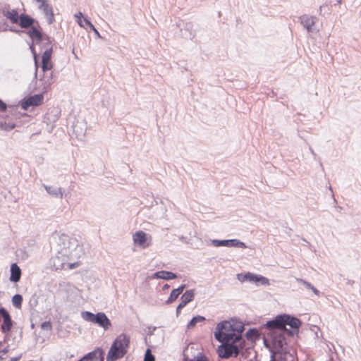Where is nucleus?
I'll use <instances>...</instances> for the list:
<instances>
[{"label":"nucleus","mask_w":361,"mask_h":361,"mask_svg":"<svg viewBox=\"0 0 361 361\" xmlns=\"http://www.w3.org/2000/svg\"><path fill=\"white\" fill-rule=\"evenodd\" d=\"M235 345L238 347L239 350L238 355H240L242 357L246 358L250 353V348H245L244 345L241 343H235Z\"/></svg>","instance_id":"35"},{"label":"nucleus","mask_w":361,"mask_h":361,"mask_svg":"<svg viewBox=\"0 0 361 361\" xmlns=\"http://www.w3.org/2000/svg\"><path fill=\"white\" fill-rule=\"evenodd\" d=\"M46 73H44L42 78H40V80H44V85L47 87H49L53 82V73H49V75H45Z\"/></svg>","instance_id":"39"},{"label":"nucleus","mask_w":361,"mask_h":361,"mask_svg":"<svg viewBox=\"0 0 361 361\" xmlns=\"http://www.w3.org/2000/svg\"><path fill=\"white\" fill-rule=\"evenodd\" d=\"M252 283L256 286H267L269 285V280L268 278L257 274L253 275V279Z\"/></svg>","instance_id":"28"},{"label":"nucleus","mask_w":361,"mask_h":361,"mask_svg":"<svg viewBox=\"0 0 361 361\" xmlns=\"http://www.w3.org/2000/svg\"><path fill=\"white\" fill-rule=\"evenodd\" d=\"M78 243L76 239L71 238L68 235L62 234L59 236L58 242V245L60 247L59 254L63 257H67L72 247H76L78 246Z\"/></svg>","instance_id":"6"},{"label":"nucleus","mask_w":361,"mask_h":361,"mask_svg":"<svg viewBox=\"0 0 361 361\" xmlns=\"http://www.w3.org/2000/svg\"><path fill=\"white\" fill-rule=\"evenodd\" d=\"M211 244L214 247H238L245 249L247 247L246 244L238 239H213L211 240Z\"/></svg>","instance_id":"10"},{"label":"nucleus","mask_w":361,"mask_h":361,"mask_svg":"<svg viewBox=\"0 0 361 361\" xmlns=\"http://www.w3.org/2000/svg\"><path fill=\"white\" fill-rule=\"evenodd\" d=\"M81 317L84 320L97 324L102 327L104 330L109 329L111 326L110 319L103 312L94 314L90 311H82L81 312Z\"/></svg>","instance_id":"5"},{"label":"nucleus","mask_w":361,"mask_h":361,"mask_svg":"<svg viewBox=\"0 0 361 361\" xmlns=\"http://www.w3.org/2000/svg\"><path fill=\"white\" fill-rule=\"evenodd\" d=\"M8 339V336L5 335L4 340L3 341H0V346L3 345L4 343H6Z\"/></svg>","instance_id":"54"},{"label":"nucleus","mask_w":361,"mask_h":361,"mask_svg":"<svg viewBox=\"0 0 361 361\" xmlns=\"http://www.w3.org/2000/svg\"><path fill=\"white\" fill-rule=\"evenodd\" d=\"M130 346V337L122 333L113 341L106 355V361H116L123 357Z\"/></svg>","instance_id":"3"},{"label":"nucleus","mask_w":361,"mask_h":361,"mask_svg":"<svg viewBox=\"0 0 361 361\" xmlns=\"http://www.w3.org/2000/svg\"><path fill=\"white\" fill-rule=\"evenodd\" d=\"M23 301V298L22 295L16 293L15 294L11 299V302L13 305L18 309L21 308L22 303Z\"/></svg>","instance_id":"34"},{"label":"nucleus","mask_w":361,"mask_h":361,"mask_svg":"<svg viewBox=\"0 0 361 361\" xmlns=\"http://www.w3.org/2000/svg\"><path fill=\"white\" fill-rule=\"evenodd\" d=\"M20 357H21V355L16 356V357H11L9 361H18L20 359Z\"/></svg>","instance_id":"53"},{"label":"nucleus","mask_w":361,"mask_h":361,"mask_svg":"<svg viewBox=\"0 0 361 361\" xmlns=\"http://www.w3.org/2000/svg\"><path fill=\"white\" fill-rule=\"evenodd\" d=\"M8 348H9V346L7 345L6 348L0 350V355L3 356V355L7 354L9 352Z\"/></svg>","instance_id":"47"},{"label":"nucleus","mask_w":361,"mask_h":361,"mask_svg":"<svg viewBox=\"0 0 361 361\" xmlns=\"http://www.w3.org/2000/svg\"><path fill=\"white\" fill-rule=\"evenodd\" d=\"M82 264V262L80 260H68L66 262L65 267L63 270H71L74 269Z\"/></svg>","instance_id":"36"},{"label":"nucleus","mask_w":361,"mask_h":361,"mask_svg":"<svg viewBox=\"0 0 361 361\" xmlns=\"http://www.w3.org/2000/svg\"><path fill=\"white\" fill-rule=\"evenodd\" d=\"M30 327L32 329H34L35 328V324L34 323H31Z\"/></svg>","instance_id":"58"},{"label":"nucleus","mask_w":361,"mask_h":361,"mask_svg":"<svg viewBox=\"0 0 361 361\" xmlns=\"http://www.w3.org/2000/svg\"><path fill=\"white\" fill-rule=\"evenodd\" d=\"M178 26L183 38L192 39L195 37L196 32L193 29V24L191 22H183V27L180 25Z\"/></svg>","instance_id":"15"},{"label":"nucleus","mask_w":361,"mask_h":361,"mask_svg":"<svg viewBox=\"0 0 361 361\" xmlns=\"http://www.w3.org/2000/svg\"><path fill=\"white\" fill-rule=\"evenodd\" d=\"M239 350L235 343L224 342L218 347V355L221 359H228L231 357H238Z\"/></svg>","instance_id":"8"},{"label":"nucleus","mask_w":361,"mask_h":361,"mask_svg":"<svg viewBox=\"0 0 361 361\" xmlns=\"http://www.w3.org/2000/svg\"><path fill=\"white\" fill-rule=\"evenodd\" d=\"M29 303H30V306L35 307L37 305V300L35 299H35H31L30 300Z\"/></svg>","instance_id":"50"},{"label":"nucleus","mask_w":361,"mask_h":361,"mask_svg":"<svg viewBox=\"0 0 361 361\" xmlns=\"http://www.w3.org/2000/svg\"><path fill=\"white\" fill-rule=\"evenodd\" d=\"M29 98V102H31L32 106H37L43 103L44 96L43 94H35L31 95Z\"/></svg>","instance_id":"30"},{"label":"nucleus","mask_w":361,"mask_h":361,"mask_svg":"<svg viewBox=\"0 0 361 361\" xmlns=\"http://www.w3.org/2000/svg\"><path fill=\"white\" fill-rule=\"evenodd\" d=\"M178 274L170 271L161 270L154 272L152 278L157 279H164L166 281H171L178 278Z\"/></svg>","instance_id":"19"},{"label":"nucleus","mask_w":361,"mask_h":361,"mask_svg":"<svg viewBox=\"0 0 361 361\" xmlns=\"http://www.w3.org/2000/svg\"><path fill=\"white\" fill-rule=\"evenodd\" d=\"M18 106H20L22 109L26 111L30 106H32V104H31V102H29L28 97H25L19 102Z\"/></svg>","instance_id":"40"},{"label":"nucleus","mask_w":361,"mask_h":361,"mask_svg":"<svg viewBox=\"0 0 361 361\" xmlns=\"http://www.w3.org/2000/svg\"><path fill=\"white\" fill-rule=\"evenodd\" d=\"M311 152H312V154L316 155L312 149H311Z\"/></svg>","instance_id":"61"},{"label":"nucleus","mask_w":361,"mask_h":361,"mask_svg":"<svg viewBox=\"0 0 361 361\" xmlns=\"http://www.w3.org/2000/svg\"><path fill=\"white\" fill-rule=\"evenodd\" d=\"M253 275L254 273L252 272H242L237 274V279L242 283L245 281L252 283L253 279Z\"/></svg>","instance_id":"32"},{"label":"nucleus","mask_w":361,"mask_h":361,"mask_svg":"<svg viewBox=\"0 0 361 361\" xmlns=\"http://www.w3.org/2000/svg\"><path fill=\"white\" fill-rule=\"evenodd\" d=\"M156 327L155 326H149L148 327V331H147V335L148 336H152L154 334V331L156 330Z\"/></svg>","instance_id":"49"},{"label":"nucleus","mask_w":361,"mask_h":361,"mask_svg":"<svg viewBox=\"0 0 361 361\" xmlns=\"http://www.w3.org/2000/svg\"><path fill=\"white\" fill-rule=\"evenodd\" d=\"M245 327L241 322H230L223 320L219 322L214 331V338L219 343H235L242 338Z\"/></svg>","instance_id":"2"},{"label":"nucleus","mask_w":361,"mask_h":361,"mask_svg":"<svg viewBox=\"0 0 361 361\" xmlns=\"http://www.w3.org/2000/svg\"><path fill=\"white\" fill-rule=\"evenodd\" d=\"M169 288H170V285H169V284H168V283H165V284H164V286H162L161 289H162V290H163V291H166V290H169Z\"/></svg>","instance_id":"52"},{"label":"nucleus","mask_w":361,"mask_h":361,"mask_svg":"<svg viewBox=\"0 0 361 361\" xmlns=\"http://www.w3.org/2000/svg\"><path fill=\"white\" fill-rule=\"evenodd\" d=\"M274 355L271 353V359H270V361H274Z\"/></svg>","instance_id":"57"},{"label":"nucleus","mask_w":361,"mask_h":361,"mask_svg":"<svg viewBox=\"0 0 361 361\" xmlns=\"http://www.w3.org/2000/svg\"><path fill=\"white\" fill-rule=\"evenodd\" d=\"M38 8L42 11L49 25H51L55 21L54 10L48 0L39 4Z\"/></svg>","instance_id":"13"},{"label":"nucleus","mask_w":361,"mask_h":361,"mask_svg":"<svg viewBox=\"0 0 361 361\" xmlns=\"http://www.w3.org/2000/svg\"><path fill=\"white\" fill-rule=\"evenodd\" d=\"M0 320L2 321L0 331L2 334L9 336V333L13 328L16 322L12 319L9 312L4 307H0Z\"/></svg>","instance_id":"7"},{"label":"nucleus","mask_w":361,"mask_h":361,"mask_svg":"<svg viewBox=\"0 0 361 361\" xmlns=\"http://www.w3.org/2000/svg\"><path fill=\"white\" fill-rule=\"evenodd\" d=\"M282 331L290 337H294L299 333V329L302 324L300 319L295 315L286 313L281 314Z\"/></svg>","instance_id":"4"},{"label":"nucleus","mask_w":361,"mask_h":361,"mask_svg":"<svg viewBox=\"0 0 361 361\" xmlns=\"http://www.w3.org/2000/svg\"><path fill=\"white\" fill-rule=\"evenodd\" d=\"M74 56H75V58H78V56H76V54L74 53Z\"/></svg>","instance_id":"64"},{"label":"nucleus","mask_w":361,"mask_h":361,"mask_svg":"<svg viewBox=\"0 0 361 361\" xmlns=\"http://www.w3.org/2000/svg\"><path fill=\"white\" fill-rule=\"evenodd\" d=\"M22 335H23V332L21 331V332L19 334V336H20V338H22Z\"/></svg>","instance_id":"60"},{"label":"nucleus","mask_w":361,"mask_h":361,"mask_svg":"<svg viewBox=\"0 0 361 361\" xmlns=\"http://www.w3.org/2000/svg\"><path fill=\"white\" fill-rule=\"evenodd\" d=\"M29 38L39 46L42 52L40 67L43 73H47L54 68V64L51 61L54 50L57 49L56 42L54 37L44 32L40 25L32 26L26 32Z\"/></svg>","instance_id":"1"},{"label":"nucleus","mask_w":361,"mask_h":361,"mask_svg":"<svg viewBox=\"0 0 361 361\" xmlns=\"http://www.w3.org/2000/svg\"><path fill=\"white\" fill-rule=\"evenodd\" d=\"M355 283L353 280H348L347 284L353 285Z\"/></svg>","instance_id":"56"},{"label":"nucleus","mask_w":361,"mask_h":361,"mask_svg":"<svg viewBox=\"0 0 361 361\" xmlns=\"http://www.w3.org/2000/svg\"><path fill=\"white\" fill-rule=\"evenodd\" d=\"M190 361H209V359L204 353L199 352Z\"/></svg>","instance_id":"42"},{"label":"nucleus","mask_w":361,"mask_h":361,"mask_svg":"<svg viewBox=\"0 0 361 361\" xmlns=\"http://www.w3.org/2000/svg\"><path fill=\"white\" fill-rule=\"evenodd\" d=\"M77 128V126H73V131L77 133V130L75 129ZM80 135H84V133L81 131L80 134L76 133V137H78Z\"/></svg>","instance_id":"55"},{"label":"nucleus","mask_w":361,"mask_h":361,"mask_svg":"<svg viewBox=\"0 0 361 361\" xmlns=\"http://www.w3.org/2000/svg\"><path fill=\"white\" fill-rule=\"evenodd\" d=\"M258 330L256 328H250L245 333V336L249 339H253L258 336Z\"/></svg>","instance_id":"41"},{"label":"nucleus","mask_w":361,"mask_h":361,"mask_svg":"<svg viewBox=\"0 0 361 361\" xmlns=\"http://www.w3.org/2000/svg\"><path fill=\"white\" fill-rule=\"evenodd\" d=\"M77 23L80 27L85 28L88 30L89 27H94L90 19L87 16H84L82 20H77Z\"/></svg>","instance_id":"33"},{"label":"nucleus","mask_w":361,"mask_h":361,"mask_svg":"<svg viewBox=\"0 0 361 361\" xmlns=\"http://www.w3.org/2000/svg\"><path fill=\"white\" fill-rule=\"evenodd\" d=\"M274 361H293V358L286 350L281 349L274 355Z\"/></svg>","instance_id":"26"},{"label":"nucleus","mask_w":361,"mask_h":361,"mask_svg":"<svg viewBox=\"0 0 361 361\" xmlns=\"http://www.w3.org/2000/svg\"><path fill=\"white\" fill-rule=\"evenodd\" d=\"M206 321V318L202 315L194 316L188 323L187 328L188 329H193L199 323H202Z\"/></svg>","instance_id":"29"},{"label":"nucleus","mask_w":361,"mask_h":361,"mask_svg":"<svg viewBox=\"0 0 361 361\" xmlns=\"http://www.w3.org/2000/svg\"><path fill=\"white\" fill-rule=\"evenodd\" d=\"M74 16H75V20H82V18H83L85 16H84V14H83L82 12L79 11L78 13H75V14L74 15Z\"/></svg>","instance_id":"48"},{"label":"nucleus","mask_w":361,"mask_h":361,"mask_svg":"<svg viewBox=\"0 0 361 361\" xmlns=\"http://www.w3.org/2000/svg\"><path fill=\"white\" fill-rule=\"evenodd\" d=\"M195 298V290L189 289L186 290L184 293L180 297V302L176 307V316L180 314L181 310L191 301L194 300Z\"/></svg>","instance_id":"12"},{"label":"nucleus","mask_w":361,"mask_h":361,"mask_svg":"<svg viewBox=\"0 0 361 361\" xmlns=\"http://www.w3.org/2000/svg\"><path fill=\"white\" fill-rule=\"evenodd\" d=\"M4 358L2 357V355H0V361L3 360Z\"/></svg>","instance_id":"59"},{"label":"nucleus","mask_w":361,"mask_h":361,"mask_svg":"<svg viewBox=\"0 0 361 361\" xmlns=\"http://www.w3.org/2000/svg\"><path fill=\"white\" fill-rule=\"evenodd\" d=\"M61 116V109L58 107L51 108L48 110L44 117V122L47 124L54 123Z\"/></svg>","instance_id":"17"},{"label":"nucleus","mask_w":361,"mask_h":361,"mask_svg":"<svg viewBox=\"0 0 361 361\" xmlns=\"http://www.w3.org/2000/svg\"><path fill=\"white\" fill-rule=\"evenodd\" d=\"M90 31H93V32L94 33V35H96V37L97 38H102L101 35H100V33L97 30V29L95 27V26L94 25V27H89V29Z\"/></svg>","instance_id":"46"},{"label":"nucleus","mask_w":361,"mask_h":361,"mask_svg":"<svg viewBox=\"0 0 361 361\" xmlns=\"http://www.w3.org/2000/svg\"><path fill=\"white\" fill-rule=\"evenodd\" d=\"M13 110L16 111V110H17V106H16L15 108H13Z\"/></svg>","instance_id":"62"},{"label":"nucleus","mask_w":361,"mask_h":361,"mask_svg":"<svg viewBox=\"0 0 361 361\" xmlns=\"http://www.w3.org/2000/svg\"><path fill=\"white\" fill-rule=\"evenodd\" d=\"M191 360L192 358H190L189 356L183 352V361H190Z\"/></svg>","instance_id":"51"},{"label":"nucleus","mask_w":361,"mask_h":361,"mask_svg":"<svg viewBox=\"0 0 361 361\" xmlns=\"http://www.w3.org/2000/svg\"><path fill=\"white\" fill-rule=\"evenodd\" d=\"M85 255V252L83 250L82 246L80 245L78 243V246L76 247H72L70 250V253L68 254L67 257L69 260H75L79 259L81 257Z\"/></svg>","instance_id":"22"},{"label":"nucleus","mask_w":361,"mask_h":361,"mask_svg":"<svg viewBox=\"0 0 361 361\" xmlns=\"http://www.w3.org/2000/svg\"><path fill=\"white\" fill-rule=\"evenodd\" d=\"M74 56H75V58H78V56H76V54L74 53Z\"/></svg>","instance_id":"63"},{"label":"nucleus","mask_w":361,"mask_h":361,"mask_svg":"<svg viewBox=\"0 0 361 361\" xmlns=\"http://www.w3.org/2000/svg\"><path fill=\"white\" fill-rule=\"evenodd\" d=\"M297 280L300 283L303 285V286L306 289L312 290L316 295H319L320 291L317 288H315L310 282L305 281L302 279H299Z\"/></svg>","instance_id":"31"},{"label":"nucleus","mask_w":361,"mask_h":361,"mask_svg":"<svg viewBox=\"0 0 361 361\" xmlns=\"http://www.w3.org/2000/svg\"><path fill=\"white\" fill-rule=\"evenodd\" d=\"M44 189L47 192L48 194L51 195L52 197H56V198H62L63 197V193L61 192V188H58L56 186H52V185H43Z\"/></svg>","instance_id":"27"},{"label":"nucleus","mask_w":361,"mask_h":361,"mask_svg":"<svg viewBox=\"0 0 361 361\" xmlns=\"http://www.w3.org/2000/svg\"><path fill=\"white\" fill-rule=\"evenodd\" d=\"M8 109V105L0 99V112H6Z\"/></svg>","instance_id":"45"},{"label":"nucleus","mask_w":361,"mask_h":361,"mask_svg":"<svg viewBox=\"0 0 361 361\" xmlns=\"http://www.w3.org/2000/svg\"><path fill=\"white\" fill-rule=\"evenodd\" d=\"M36 45H37L36 43L32 41L29 44V48L32 54V57H33V60H34V63H35V78H37L38 68H39V66H40V62H39L40 56H39V54H38L36 51V48H35Z\"/></svg>","instance_id":"23"},{"label":"nucleus","mask_w":361,"mask_h":361,"mask_svg":"<svg viewBox=\"0 0 361 361\" xmlns=\"http://www.w3.org/2000/svg\"><path fill=\"white\" fill-rule=\"evenodd\" d=\"M18 23L21 28L30 29L32 26L39 25L37 20L27 13H20Z\"/></svg>","instance_id":"14"},{"label":"nucleus","mask_w":361,"mask_h":361,"mask_svg":"<svg viewBox=\"0 0 361 361\" xmlns=\"http://www.w3.org/2000/svg\"><path fill=\"white\" fill-rule=\"evenodd\" d=\"M300 23L303 27L307 30V32H312V26L314 24V20L312 16H308L306 15L302 16L300 18Z\"/></svg>","instance_id":"25"},{"label":"nucleus","mask_w":361,"mask_h":361,"mask_svg":"<svg viewBox=\"0 0 361 361\" xmlns=\"http://www.w3.org/2000/svg\"><path fill=\"white\" fill-rule=\"evenodd\" d=\"M16 127V124L13 122L0 121V128L6 131H10Z\"/></svg>","instance_id":"37"},{"label":"nucleus","mask_w":361,"mask_h":361,"mask_svg":"<svg viewBox=\"0 0 361 361\" xmlns=\"http://www.w3.org/2000/svg\"><path fill=\"white\" fill-rule=\"evenodd\" d=\"M52 260L53 266L55 267L56 270H59L64 269V268H66V262L68 261L69 259H68V257H63L58 253L55 257L52 258Z\"/></svg>","instance_id":"24"},{"label":"nucleus","mask_w":361,"mask_h":361,"mask_svg":"<svg viewBox=\"0 0 361 361\" xmlns=\"http://www.w3.org/2000/svg\"><path fill=\"white\" fill-rule=\"evenodd\" d=\"M262 327L267 328L271 331H282L281 314H277L275 317L266 322Z\"/></svg>","instance_id":"16"},{"label":"nucleus","mask_w":361,"mask_h":361,"mask_svg":"<svg viewBox=\"0 0 361 361\" xmlns=\"http://www.w3.org/2000/svg\"><path fill=\"white\" fill-rule=\"evenodd\" d=\"M105 351L102 347H96L93 350L85 354L77 361H104Z\"/></svg>","instance_id":"11"},{"label":"nucleus","mask_w":361,"mask_h":361,"mask_svg":"<svg viewBox=\"0 0 361 361\" xmlns=\"http://www.w3.org/2000/svg\"><path fill=\"white\" fill-rule=\"evenodd\" d=\"M1 14L6 18L11 23L15 24L18 23L19 20L20 15L18 9L13 8L12 10H9L7 8H4L1 10Z\"/></svg>","instance_id":"18"},{"label":"nucleus","mask_w":361,"mask_h":361,"mask_svg":"<svg viewBox=\"0 0 361 361\" xmlns=\"http://www.w3.org/2000/svg\"><path fill=\"white\" fill-rule=\"evenodd\" d=\"M42 330L51 331L52 330V324L50 320L44 321L40 324Z\"/></svg>","instance_id":"44"},{"label":"nucleus","mask_w":361,"mask_h":361,"mask_svg":"<svg viewBox=\"0 0 361 361\" xmlns=\"http://www.w3.org/2000/svg\"><path fill=\"white\" fill-rule=\"evenodd\" d=\"M156 357L153 355L149 348H147L144 355L143 361H155Z\"/></svg>","instance_id":"43"},{"label":"nucleus","mask_w":361,"mask_h":361,"mask_svg":"<svg viewBox=\"0 0 361 361\" xmlns=\"http://www.w3.org/2000/svg\"><path fill=\"white\" fill-rule=\"evenodd\" d=\"M3 25L5 26V27H4L3 30H2L4 32L10 31V32L18 34V35H20L22 32H25L26 34L27 30L24 31V30H19V29H17V28H16L15 27H13V26L8 27V23L6 21L4 23Z\"/></svg>","instance_id":"38"},{"label":"nucleus","mask_w":361,"mask_h":361,"mask_svg":"<svg viewBox=\"0 0 361 361\" xmlns=\"http://www.w3.org/2000/svg\"><path fill=\"white\" fill-rule=\"evenodd\" d=\"M186 288L185 284H181L177 288H173L168 299L166 300L165 303L166 305L171 304L172 302H175L178 296L183 293V290Z\"/></svg>","instance_id":"21"},{"label":"nucleus","mask_w":361,"mask_h":361,"mask_svg":"<svg viewBox=\"0 0 361 361\" xmlns=\"http://www.w3.org/2000/svg\"><path fill=\"white\" fill-rule=\"evenodd\" d=\"M133 238L134 244L142 249L147 248L152 244V236L142 231H136Z\"/></svg>","instance_id":"9"},{"label":"nucleus","mask_w":361,"mask_h":361,"mask_svg":"<svg viewBox=\"0 0 361 361\" xmlns=\"http://www.w3.org/2000/svg\"><path fill=\"white\" fill-rule=\"evenodd\" d=\"M10 272L9 281L11 282L17 283L20 280L22 272L17 263L11 264Z\"/></svg>","instance_id":"20"}]
</instances>
